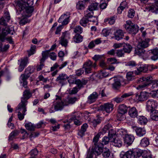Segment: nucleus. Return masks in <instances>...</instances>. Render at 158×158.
<instances>
[{
    "label": "nucleus",
    "instance_id": "nucleus-6",
    "mask_svg": "<svg viewBox=\"0 0 158 158\" xmlns=\"http://www.w3.org/2000/svg\"><path fill=\"white\" fill-rule=\"evenodd\" d=\"M124 27L129 33L135 35L138 31L139 27L137 25L134 24L130 21H126Z\"/></svg>",
    "mask_w": 158,
    "mask_h": 158
},
{
    "label": "nucleus",
    "instance_id": "nucleus-24",
    "mask_svg": "<svg viewBox=\"0 0 158 158\" xmlns=\"http://www.w3.org/2000/svg\"><path fill=\"white\" fill-rule=\"evenodd\" d=\"M135 131L137 135L139 137L143 136L146 133V130L143 127H136Z\"/></svg>",
    "mask_w": 158,
    "mask_h": 158
},
{
    "label": "nucleus",
    "instance_id": "nucleus-33",
    "mask_svg": "<svg viewBox=\"0 0 158 158\" xmlns=\"http://www.w3.org/2000/svg\"><path fill=\"white\" fill-rule=\"evenodd\" d=\"M149 10L156 14L158 13V3L152 4L149 8Z\"/></svg>",
    "mask_w": 158,
    "mask_h": 158
},
{
    "label": "nucleus",
    "instance_id": "nucleus-7",
    "mask_svg": "<svg viewBox=\"0 0 158 158\" xmlns=\"http://www.w3.org/2000/svg\"><path fill=\"white\" fill-rule=\"evenodd\" d=\"M96 66V62L93 63L91 60H88L84 63L83 69H84L85 74H88L91 72L92 68H95Z\"/></svg>",
    "mask_w": 158,
    "mask_h": 158
},
{
    "label": "nucleus",
    "instance_id": "nucleus-36",
    "mask_svg": "<svg viewBox=\"0 0 158 158\" xmlns=\"http://www.w3.org/2000/svg\"><path fill=\"white\" fill-rule=\"evenodd\" d=\"M117 134L118 135L123 137L125 136L127 134V131L125 129L121 128L117 130L116 131Z\"/></svg>",
    "mask_w": 158,
    "mask_h": 158
},
{
    "label": "nucleus",
    "instance_id": "nucleus-42",
    "mask_svg": "<svg viewBox=\"0 0 158 158\" xmlns=\"http://www.w3.org/2000/svg\"><path fill=\"white\" fill-rule=\"evenodd\" d=\"M102 153L103 156L105 158L108 157L110 154V150L106 148H103L102 151Z\"/></svg>",
    "mask_w": 158,
    "mask_h": 158
},
{
    "label": "nucleus",
    "instance_id": "nucleus-55",
    "mask_svg": "<svg viewBox=\"0 0 158 158\" xmlns=\"http://www.w3.org/2000/svg\"><path fill=\"white\" fill-rule=\"evenodd\" d=\"M75 112L73 113V114H74V115H73V117L71 118L70 119L71 120H74V124L76 125L79 126L80 125L81 123L79 120L76 119V117L75 116Z\"/></svg>",
    "mask_w": 158,
    "mask_h": 158
},
{
    "label": "nucleus",
    "instance_id": "nucleus-44",
    "mask_svg": "<svg viewBox=\"0 0 158 158\" xmlns=\"http://www.w3.org/2000/svg\"><path fill=\"white\" fill-rule=\"evenodd\" d=\"M85 2L83 1H79L77 3L76 8L78 10H83L85 8Z\"/></svg>",
    "mask_w": 158,
    "mask_h": 158
},
{
    "label": "nucleus",
    "instance_id": "nucleus-43",
    "mask_svg": "<svg viewBox=\"0 0 158 158\" xmlns=\"http://www.w3.org/2000/svg\"><path fill=\"white\" fill-rule=\"evenodd\" d=\"M22 15V19L20 20V25H23L28 23H29L30 20L28 19L27 18L30 17L24 15Z\"/></svg>",
    "mask_w": 158,
    "mask_h": 158
},
{
    "label": "nucleus",
    "instance_id": "nucleus-38",
    "mask_svg": "<svg viewBox=\"0 0 158 158\" xmlns=\"http://www.w3.org/2000/svg\"><path fill=\"white\" fill-rule=\"evenodd\" d=\"M50 50H48L43 51L42 53V57L40 60L41 62H44L45 60L47 58L49 54Z\"/></svg>",
    "mask_w": 158,
    "mask_h": 158
},
{
    "label": "nucleus",
    "instance_id": "nucleus-58",
    "mask_svg": "<svg viewBox=\"0 0 158 158\" xmlns=\"http://www.w3.org/2000/svg\"><path fill=\"white\" fill-rule=\"evenodd\" d=\"M126 77L128 81H131L134 78L133 73L132 72H128L126 75Z\"/></svg>",
    "mask_w": 158,
    "mask_h": 158
},
{
    "label": "nucleus",
    "instance_id": "nucleus-27",
    "mask_svg": "<svg viewBox=\"0 0 158 158\" xmlns=\"http://www.w3.org/2000/svg\"><path fill=\"white\" fill-rule=\"evenodd\" d=\"M149 53L152 55L151 57L152 60L155 61L158 59V48L151 50Z\"/></svg>",
    "mask_w": 158,
    "mask_h": 158
},
{
    "label": "nucleus",
    "instance_id": "nucleus-8",
    "mask_svg": "<svg viewBox=\"0 0 158 158\" xmlns=\"http://www.w3.org/2000/svg\"><path fill=\"white\" fill-rule=\"evenodd\" d=\"M70 34L67 31L63 32L60 38L59 44H60L62 46L66 47L68 43L67 40L70 38Z\"/></svg>",
    "mask_w": 158,
    "mask_h": 158
},
{
    "label": "nucleus",
    "instance_id": "nucleus-51",
    "mask_svg": "<svg viewBox=\"0 0 158 158\" xmlns=\"http://www.w3.org/2000/svg\"><path fill=\"white\" fill-rule=\"evenodd\" d=\"M85 15L84 16L86 17L89 19V18H91L93 17L94 13L93 11H90V10H88V9L85 12Z\"/></svg>",
    "mask_w": 158,
    "mask_h": 158
},
{
    "label": "nucleus",
    "instance_id": "nucleus-18",
    "mask_svg": "<svg viewBox=\"0 0 158 158\" xmlns=\"http://www.w3.org/2000/svg\"><path fill=\"white\" fill-rule=\"evenodd\" d=\"M133 95L132 92L127 93H125L123 94L120 97H117L114 99V101L117 103H120L122 102L124 98L130 97Z\"/></svg>",
    "mask_w": 158,
    "mask_h": 158
},
{
    "label": "nucleus",
    "instance_id": "nucleus-32",
    "mask_svg": "<svg viewBox=\"0 0 158 158\" xmlns=\"http://www.w3.org/2000/svg\"><path fill=\"white\" fill-rule=\"evenodd\" d=\"M114 82L112 84L113 88L115 89H118L121 85L120 80L119 78H116L114 79Z\"/></svg>",
    "mask_w": 158,
    "mask_h": 158
},
{
    "label": "nucleus",
    "instance_id": "nucleus-34",
    "mask_svg": "<svg viewBox=\"0 0 158 158\" xmlns=\"http://www.w3.org/2000/svg\"><path fill=\"white\" fill-rule=\"evenodd\" d=\"M29 69V68H27L25 70V72L24 74H22L21 76L22 77V80H26L30 77L31 73L28 70Z\"/></svg>",
    "mask_w": 158,
    "mask_h": 158
},
{
    "label": "nucleus",
    "instance_id": "nucleus-9",
    "mask_svg": "<svg viewBox=\"0 0 158 158\" xmlns=\"http://www.w3.org/2000/svg\"><path fill=\"white\" fill-rule=\"evenodd\" d=\"M114 109V105L111 103H107L101 105L98 107V110L105 111L107 113L111 112Z\"/></svg>",
    "mask_w": 158,
    "mask_h": 158
},
{
    "label": "nucleus",
    "instance_id": "nucleus-53",
    "mask_svg": "<svg viewBox=\"0 0 158 158\" xmlns=\"http://www.w3.org/2000/svg\"><path fill=\"white\" fill-rule=\"evenodd\" d=\"M19 133V131L17 130L11 132L9 137V141L12 140L13 138L16 136Z\"/></svg>",
    "mask_w": 158,
    "mask_h": 158
},
{
    "label": "nucleus",
    "instance_id": "nucleus-28",
    "mask_svg": "<svg viewBox=\"0 0 158 158\" xmlns=\"http://www.w3.org/2000/svg\"><path fill=\"white\" fill-rule=\"evenodd\" d=\"M137 118L138 123L141 125H145L148 122L147 118L143 116H139Z\"/></svg>",
    "mask_w": 158,
    "mask_h": 158
},
{
    "label": "nucleus",
    "instance_id": "nucleus-46",
    "mask_svg": "<svg viewBox=\"0 0 158 158\" xmlns=\"http://www.w3.org/2000/svg\"><path fill=\"white\" fill-rule=\"evenodd\" d=\"M83 37L80 34H76L73 37V40L76 43H79L82 41Z\"/></svg>",
    "mask_w": 158,
    "mask_h": 158
},
{
    "label": "nucleus",
    "instance_id": "nucleus-21",
    "mask_svg": "<svg viewBox=\"0 0 158 158\" xmlns=\"http://www.w3.org/2000/svg\"><path fill=\"white\" fill-rule=\"evenodd\" d=\"M123 139L125 143L128 145H130L133 142L135 137L132 135L127 134L125 136L123 137Z\"/></svg>",
    "mask_w": 158,
    "mask_h": 158
},
{
    "label": "nucleus",
    "instance_id": "nucleus-37",
    "mask_svg": "<svg viewBox=\"0 0 158 158\" xmlns=\"http://www.w3.org/2000/svg\"><path fill=\"white\" fill-rule=\"evenodd\" d=\"M123 49L125 53H129L131 51L132 47L129 44H125L123 45Z\"/></svg>",
    "mask_w": 158,
    "mask_h": 158
},
{
    "label": "nucleus",
    "instance_id": "nucleus-41",
    "mask_svg": "<svg viewBox=\"0 0 158 158\" xmlns=\"http://www.w3.org/2000/svg\"><path fill=\"white\" fill-rule=\"evenodd\" d=\"M88 19L84 16L80 20L79 23L80 24L84 27L87 26V24L89 21Z\"/></svg>",
    "mask_w": 158,
    "mask_h": 158
},
{
    "label": "nucleus",
    "instance_id": "nucleus-12",
    "mask_svg": "<svg viewBox=\"0 0 158 158\" xmlns=\"http://www.w3.org/2000/svg\"><path fill=\"white\" fill-rule=\"evenodd\" d=\"M69 78V77L65 74L61 73L59 75L56 79V81L58 82L62 85H64L67 83V80Z\"/></svg>",
    "mask_w": 158,
    "mask_h": 158
},
{
    "label": "nucleus",
    "instance_id": "nucleus-16",
    "mask_svg": "<svg viewBox=\"0 0 158 158\" xmlns=\"http://www.w3.org/2000/svg\"><path fill=\"white\" fill-rule=\"evenodd\" d=\"M10 19L9 13L8 12L4 13L3 17L0 19V24L4 26L7 25V23L8 22Z\"/></svg>",
    "mask_w": 158,
    "mask_h": 158
},
{
    "label": "nucleus",
    "instance_id": "nucleus-52",
    "mask_svg": "<svg viewBox=\"0 0 158 158\" xmlns=\"http://www.w3.org/2000/svg\"><path fill=\"white\" fill-rule=\"evenodd\" d=\"M73 31L77 34H80L83 32V29L80 26H77L74 28Z\"/></svg>",
    "mask_w": 158,
    "mask_h": 158
},
{
    "label": "nucleus",
    "instance_id": "nucleus-57",
    "mask_svg": "<svg viewBox=\"0 0 158 158\" xmlns=\"http://www.w3.org/2000/svg\"><path fill=\"white\" fill-rule=\"evenodd\" d=\"M128 158H135V155L134 154L133 150H129L127 152Z\"/></svg>",
    "mask_w": 158,
    "mask_h": 158
},
{
    "label": "nucleus",
    "instance_id": "nucleus-56",
    "mask_svg": "<svg viewBox=\"0 0 158 158\" xmlns=\"http://www.w3.org/2000/svg\"><path fill=\"white\" fill-rule=\"evenodd\" d=\"M115 19L114 17L113 16L105 20V22H106L108 21V23L110 25L113 24L115 22Z\"/></svg>",
    "mask_w": 158,
    "mask_h": 158
},
{
    "label": "nucleus",
    "instance_id": "nucleus-49",
    "mask_svg": "<svg viewBox=\"0 0 158 158\" xmlns=\"http://www.w3.org/2000/svg\"><path fill=\"white\" fill-rule=\"evenodd\" d=\"M134 154L135 155V158L139 157L142 154L143 151L139 149H133Z\"/></svg>",
    "mask_w": 158,
    "mask_h": 158
},
{
    "label": "nucleus",
    "instance_id": "nucleus-62",
    "mask_svg": "<svg viewBox=\"0 0 158 158\" xmlns=\"http://www.w3.org/2000/svg\"><path fill=\"white\" fill-rule=\"evenodd\" d=\"M100 135L99 134H98L96 136H94L93 139V142L94 143V144L98 145L100 143H98L99 138L100 137Z\"/></svg>",
    "mask_w": 158,
    "mask_h": 158
},
{
    "label": "nucleus",
    "instance_id": "nucleus-23",
    "mask_svg": "<svg viewBox=\"0 0 158 158\" xmlns=\"http://www.w3.org/2000/svg\"><path fill=\"white\" fill-rule=\"evenodd\" d=\"M124 36V33L122 30H117L114 33V38L117 40H119L122 39Z\"/></svg>",
    "mask_w": 158,
    "mask_h": 158
},
{
    "label": "nucleus",
    "instance_id": "nucleus-31",
    "mask_svg": "<svg viewBox=\"0 0 158 158\" xmlns=\"http://www.w3.org/2000/svg\"><path fill=\"white\" fill-rule=\"evenodd\" d=\"M150 118L152 120H158V110H154L150 111Z\"/></svg>",
    "mask_w": 158,
    "mask_h": 158
},
{
    "label": "nucleus",
    "instance_id": "nucleus-26",
    "mask_svg": "<svg viewBox=\"0 0 158 158\" xmlns=\"http://www.w3.org/2000/svg\"><path fill=\"white\" fill-rule=\"evenodd\" d=\"M148 67L147 65H141L137 68V70L135 71V73L137 75H139L141 72H146L148 71Z\"/></svg>",
    "mask_w": 158,
    "mask_h": 158
},
{
    "label": "nucleus",
    "instance_id": "nucleus-19",
    "mask_svg": "<svg viewBox=\"0 0 158 158\" xmlns=\"http://www.w3.org/2000/svg\"><path fill=\"white\" fill-rule=\"evenodd\" d=\"M128 113L130 116L133 118H137L138 111L134 107L130 108L128 110Z\"/></svg>",
    "mask_w": 158,
    "mask_h": 158
},
{
    "label": "nucleus",
    "instance_id": "nucleus-29",
    "mask_svg": "<svg viewBox=\"0 0 158 158\" xmlns=\"http://www.w3.org/2000/svg\"><path fill=\"white\" fill-rule=\"evenodd\" d=\"M88 126L87 124L85 123L81 126V130L78 132V135L81 138L85 135V132L86 131V129Z\"/></svg>",
    "mask_w": 158,
    "mask_h": 158
},
{
    "label": "nucleus",
    "instance_id": "nucleus-47",
    "mask_svg": "<svg viewBox=\"0 0 158 158\" xmlns=\"http://www.w3.org/2000/svg\"><path fill=\"white\" fill-rule=\"evenodd\" d=\"M109 74V73L106 72L105 70H101L98 73V76L100 78H102L107 76Z\"/></svg>",
    "mask_w": 158,
    "mask_h": 158
},
{
    "label": "nucleus",
    "instance_id": "nucleus-48",
    "mask_svg": "<svg viewBox=\"0 0 158 158\" xmlns=\"http://www.w3.org/2000/svg\"><path fill=\"white\" fill-rule=\"evenodd\" d=\"M36 46L35 45H31V48L29 50L27 51L28 56H29L31 55L34 54L35 52Z\"/></svg>",
    "mask_w": 158,
    "mask_h": 158
},
{
    "label": "nucleus",
    "instance_id": "nucleus-1",
    "mask_svg": "<svg viewBox=\"0 0 158 158\" xmlns=\"http://www.w3.org/2000/svg\"><path fill=\"white\" fill-rule=\"evenodd\" d=\"M152 79V77L151 76L140 78L138 79V82L139 83H142V84L139 85L138 88L139 89H142L150 84L151 90L158 91V81L151 84Z\"/></svg>",
    "mask_w": 158,
    "mask_h": 158
},
{
    "label": "nucleus",
    "instance_id": "nucleus-15",
    "mask_svg": "<svg viewBox=\"0 0 158 158\" xmlns=\"http://www.w3.org/2000/svg\"><path fill=\"white\" fill-rule=\"evenodd\" d=\"M103 147L102 144L101 143H99L98 145H95V147L92 151L93 153L90 152L87 155L90 153H92L93 156V154L96 155H99L102 151Z\"/></svg>",
    "mask_w": 158,
    "mask_h": 158
},
{
    "label": "nucleus",
    "instance_id": "nucleus-20",
    "mask_svg": "<svg viewBox=\"0 0 158 158\" xmlns=\"http://www.w3.org/2000/svg\"><path fill=\"white\" fill-rule=\"evenodd\" d=\"M29 63V58L28 57L26 56L21 59L20 60V72L23 70Z\"/></svg>",
    "mask_w": 158,
    "mask_h": 158
},
{
    "label": "nucleus",
    "instance_id": "nucleus-39",
    "mask_svg": "<svg viewBox=\"0 0 158 158\" xmlns=\"http://www.w3.org/2000/svg\"><path fill=\"white\" fill-rule=\"evenodd\" d=\"M98 4L97 2H94L91 3L88 7V10L90 11L97 10L98 9Z\"/></svg>",
    "mask_w": 158,
    "mask_h": 158
},
{
    "label": "nucleus",
    "instance_id": "nucleus-17",
    "mask_svg": "<svg viewBox=\"0 0 158 158\" xmlns=\"http://www.w3.org/2000/svg\"><path fill=\"white\" fill-rule=\"evenodd\" d=\"M98 96V94L96 92H94L88 97L87 103L91 104L95 102L97 99Z\"/></svg>",
    "mask_w": 158,
    "mask_h": 158
},
{
    "label": "nucleus",
    "instance_id": "nucleus-11",
    "mask_svg": "<svg viewBox=\"0 0 158 158\" xmlns=\"http://www.w3.org/2000/svg\"><path fill=\"white\" fill-rule=\"evenodd\" d=\"M157 106V102L153 100H148L146 102V108L150 112L155 110Z\"/></svg>",
    "mask_w": 158,
    "mask_h": 158
},
{
    "label": "nucleus",
    "instance_id": "nucleus-22",
    "mask_svg": "<svg viewBox=\"0 0 158 158\" xmlns=\"http://www.w3.org/2000/svg\"><path fill=\"white\" fill-rule=\"evenodd\" d=\"M88 82L87 80L82 79L81 80L80 79H76L75 81V83L77 85V88L80 89L83 87V85H85Z\"/></svg>",
    "mask_w": 158,
    "mask_h": 158
},
{
    "label": "nucleus",
    "instance_id": "nucleus-2",
    "mask_svg": "<svg viewBox=\"0 0 158 158\" xmlns=\"http://www.w3.org/2000/svg\"><path fill=\"white\" fill-rule=\"evenodd\" d=\"M32 96V93L30 89H26L23 92V97L21 98V104L20 105V109L23 110L22 114L20 113V120L24 118L25 112L26 111V106L27 103V100Z\"/></svg>",
    "mask_w": 158,
    "mask_h": 158
},
{
    "label": "nucleus",
    "instance_id": "nucleus-3",
    "mask_svg": "<svg viewBox=\"0 0 158 158\" xmlns=\"http://www.w3.org/2000/svg\"><path fill=\"white\" fill-rule=\"evenodd\" d=\"M27 0H20V13L22 15H24L28 17H31L32 13L34 10L33 6H30L28 3Z\"/></svg>",
    "mask_w": 158,
    "mask_h": 158
},
{
    "label": "nucleus",
    "instance_id": "nucleus-61",
    "mask_svg": "<svg viewBox=\"0 0 158 158\" xmlns=\"http://www.w3.org/2000/svg\"><path fill=\"white\" fill-rule=\"evenodd\" d=\"M137 64L134 61H130L127 62L126 65L129 66L130 67H135Z\"/></svg>",
    "mask_w": 158,
    "mask_h": 158
},
{
    "label": "nucleus",
    "instance_id": "nucleus-63",
    "mask_svg": "<svg viewBox=\"0 0 158 158\" xmlns=\"http://www.w3.org/2000/svg\"><path fill=\"white\" fill-rule=\"evenodd\" d=\"M101 122V120L99 118H97L96 119L94 120L91 123L93 125V126L94 127H96V126L99 124Z\"/></svg>",
    "mask_w": 158,
    "mask_h": 158
},
{
    "label": "nucleus",
    "instance_id": "nucleus-35",
    "mask_svg": "<svg viewBox=\"0 0 158 158\" xmlns=\"http://www.w3.org/2000/svg\"><path fill=\"white\" fill-rule=\"evenodd\" d=\"M112 142L113 144L116 147H120L122 145V141L118 138H112Z\"/></svg>",
    "mask_w": 158,
    "mask_h": 158
},
{
    "label": "nucleus",
    "instance_id": "nucleus-30",
    "mask_svg": "<svg viewBox=\"0 0 158 158\" xmlns=\"http://www.w3.org/2000/svg\"><path fill=\"white\" fill-rule=\"evenodd\" d=\"M127 7V2L125 1H123L121 3L117 9L118 13L121 14L123 10Z\"/></svg>",
    "mask_w": 158,
    "mask_h": 158
},
{
    "label": "nucleus",
    "instance_id": "nucleus-64",
    "mask_svg": "<svg viewBox=\"0 0 158 158\" xmlns=\"http://www.w3.org/2000/svg\"><path fill=\"white\" fill-rule=\"evenodd\" d=\"M38 151L36 148H34L31 150L29 153L31 156L35 157L38 153Z\"/></svg>",
    "mask_w": 158,
    "mask_h": 158
},
{
    "label": "nucleus",
    "instance_id": "nucleus-14",
    "mask_svg": "<svg viewBox=\"0 0 158 158\" xmlns=\"http://www.w3.org/2000/svg\"><path fill=\"white\" fill-rule=\"evenodd\" d=\"M149 96L148 93L146 92H141L135 94L136 99L140 101H143L147 100Z\"/></svg>",
    "mask_w": 158,
    "mask_h": 158
},
{
    "label": "nucleus",
    "instance_id": "nucleus-45",
    "mask_svg": "<svg viewBox=\"0 0 158 158\" xmlns=\"http://www.w3.org/2000/svg\"><path fill=\"white\" fill-rule=\"evenodd\" d=\"M112 138H110L109 137L105 136L104 137L102 140V143L101 144H102V146L103 147V145H106L108 144L109 142H112Z\"/></svg>",
    "mask_w": 158,
    "mask_h": 158
},
{
    "label": "nucleus",
    "instance_id": "nucleus-60",
    "mask_svg": "<svg viewBox=\"0 0 158 158\" xmlns=\"http://www.w3.org/2000/svg\"><path fill=\"white\" fill-rule=\"evenodd\" d=\"M28 134L27 132L24 130L20 129V136H21V139H24L27 137Z\"/></svg>",
    "mask_w": 158,
    "mask_h": 158
},
{
    "label": "nucleus",
    "instance_id": "nucleus-59",
    "mask_svg": "<svg viewBox=\"0 0 158 158\" xmlns=\"http://www.w3.org/2000/svg\"><path fill=\"white\" fill-rule=\"evenodd\" d=\"M108 63L110 64H118L119 62H117V60L114 58H109L107 59Z\"/></svg>",
    "mask_w": 158,
    "mask_h": 158
},
{
    "label": "nucleus",
    "instance_id": "nucleus-4",
    "mask_svg": "<svg viewBox=\"0 0 158 158\" xmlns=\"http://www.w3.org/2000/svg\"><path fill=\"white\" fill-rule=\"evenodd\" d=\"M56 98L54 102V106H52L50 108L49 111L51 113L54 112L55 111L61 110L65 106L64 103V100L62 101L60 97L56 96Z\"/></svg>",
    "mask_w": 158,
    "mask_h": 158
},
{
    "label": "nucleus",
    "instance_id": "nucleus-5",
    "mask_svg": "<svg viewBox=\"0 0 158 158\" xmlns=\"http://www.w3.org/2000/svg\"><path fill=\"white\" fill-rule=\"evenodd\" d=\"M150 40L149 39H147L145 40H141L139 41L137 48L135 49V53L138 55H141L143 54V49L148 46Z\"/></svg>",
    "mask_w": 158,
    "mask_h": 158
},
{
    "label": "nucleus",
    "instance_id": "nucleus-40",
    "mask_svg": "<svg viewBox=\"0 0 158 158\" xmlns=\"http://www.w3.org/2000/svg\"><path fill=\"white\" fill-rule=\"evenodd\" d=\"M149 144V141L147 138L144 137L141 140L140 144L144 147H147Z\"/></svg>",
    "mask_w": 158,
    "mask_h": 158
},
{
    "label": "nucleus",
    "instance_id": "nucleus-50",
    "mask_svg": "<svg viewBox=\"0 0 158 158\" xmlns=\"http://www.w3.org/2000/svg\"><path fill=\"white\" fill-rule=\"evenodd\" d=\"M26 129L30 131H33L35 128V126L31 123H26L25 125Z\"/></svg>",
    "mask_w": 158,
    "mask_h": 158
},
{
    "label": "nucleus",
    "instance_id": "nucleus-13",
    "mask_svg": "<svg viewBox=\"0 0 158 158\" xmlns=\"http://www.w3.org/2000/svg\"><path fill=\"white\" fill-rule=\"evenodd\" d=\"M128 111L127 107L124 104H122L119 106L118 110L117 116L120 118L123 115L127 113Z\"/></svg>",
    "mask_w": 158,
    "mask_h": 158
},
{
    "label": "nucleus",
    "instance_id": "nucleus-25",
    "mask_svg": "<svg viewBox=\"0 0 158 158\" xmlns=\"http://www.w3.org/2000/svg\"><path fill=\"white\" fill-rule=\"evenodd\" d=\"M77 98L76 97H69L64 100V103L65 106L73 104L77 101Z\"/></svg>",
    "mask_w": 158,
    "mask_h": 158
},
{
    "label": "nucleus",
    "instance_id": "nucleus-10",
    "mask_svg": "<svg viewBox=\"0 0 158 158\" xmlns=\"http://www.w3.org/2000/svg\"><path fill=\"white\" fill-rule=\"evenodd\" d=\"M13 31L10 30L9 27H6L2 29V33L0 34V40L3 42L6 40V36L8 34H13Z\"/></svg>",
    "mask_w": 158,
    "mask_h": 158
},
{
    "label": "nucleus",
    "instance_id": "nucleus-54",
    "mask_svg": "<svg viewBox=\"0 0 158 158\" xmlns=\"http://www.w3.org/2000/svg\"><path fill=\"white\" fill-rule=\"evenodd\" d=\"M112 127L111 125L109 124L108 123L105 125L102 130V134L105 133L107 131L109 130Z\"/></svg>",
    "mask_w": 158,
    "mask_h": 158
}]
</instances>
